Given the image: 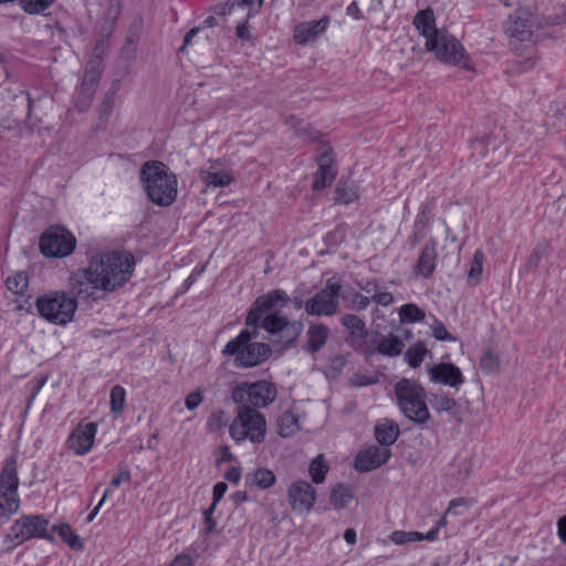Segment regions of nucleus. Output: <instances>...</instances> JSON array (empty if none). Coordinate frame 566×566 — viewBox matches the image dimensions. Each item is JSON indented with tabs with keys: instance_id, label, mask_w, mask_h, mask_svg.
<instances>
[{
	"instance_id": "obj_3",
	"label": "nucleus",
	"mask_w": 566,
	"mask_h": 566,
	"mask_svg": "<svg viewBox=\"0 0 566 566\" xmlns=\"http://www.w3.org/2000/svg\"><path fill=\"white\" fill-rule=\"evenodd\" d=\"M140 180L148 199L158 207L171 206L178 195L176 175L161 161L151 160L140 168Z\"/></svg>"
},
{
	"instance_id": "obj_53",
	"label": "nucleus",
	"mask_w": 566,
	"mask_h": 566,
	"mask_svg": "<svg viewBox=\"0 0 566 566\" xmlns=\"http://www.w3.org/2000/svg\"><path fill=\"white\" fill-rule=\"evenodd\" d=\"M390 539L397 545H403L410 542V532L395 531L391 534Z\"/></svg>"
},
{
	"instance_id": "obj_63",
	"label": "nucleus",
	"mask_w": 566,
	"mask_h": 566,
	"mask_svg": "<svg viewBox=\"0 0 566 566\" xmlns=\"http://www.w3.org/2000/svg\"><path fill=\"white\" fill-rule=\"evenodd\" d=\"M363 290L366 291L367 293H376L379 290V287L377 282H367Z\"/></svg>"
},
{
	"instance_id": "obj_45",
	"label": "nucleus",
	"mask_w": 566,
	"mask_h": 566,
	"mask_svg": "<svg viewBox=\"0 0 566 566\" xmlns=\"http://www.w3.org/2000/svg\"><path fill=\"white\" fill-rule=\"evenodd\" d=\"M546 248L542 244L536 245L527 258L526 270H533L538 266L542 258L545 255Z\"/></svg>"
},
{
	"instance_id": "obj_23",
	"label": "nucleus",
	"mask_w": 566,
	"mask_h": 566,
	"mask_svg": "<svg viewBox=\"0 0 566 566\" xmlns=\"http://www.w3.org/2000/svg\"><path fill=\"white\" fill-rule=\"evenodd\" d=\"M436 260H437V242L434 239H430L423 247L415 271L417 274L422 275L428 279L432 275L436 269Z\"/></svg>"
},
{
	"instance_id": "obj_38",
	"label": "nucleus",
	"mask_w": 566,
	"mask_h": 566,
	"mask_svg": "<svg viewBox=\"0 0 566 566\" xmlns=\"http://www.w3.org/2000/svg\"><path fill=\"white\" fill-rule=\"evenodd\" d=\"M29 284L25 273L17 272L6 281L7 289L14 294H23Z\"/></svg>"
},
{
	"instance_id": "obj_51",
	"label": "nucleus",
	"mask_w": 566,
	"mask_h": 566,
	"mask_svg": "<svg viewBox=\"0 0 566 566\" xmlns=\"http://www.w3.org/2000/svg\"><path fill=\"white\" fill-rule=\"evenodd\" d=\"M370 301L371 298L363 294L356 293L354 295V298L352 300V307L357 311L365 310L369 305Z\"/></svg>"
},
{
	"instance_id": "obj_62",
	"label": "nucleus",
	"mask_w": 566,
	"mask_h": 566,
	"mask_svg": "<svg viewBox=\"0 0 566 566\" xmlns=\"http://www.w3.org/2000/svg\"><path fill=\"white\" fill-rule=\"evenodd\" d=\"M347 13L349 15H353L355 17L356 19H359L360 17V10L358 8V6L356 4V2H352L348 8H347Z\"/></svg>"
},
{
	"instance_id": "obj_25",
	"label": "nucleus",
	"mask_w": 566,
	"mask_h": 566,
	"mask_svg": "<svg viewBox=\"0 0 566 566\" xmlns=\"http://www.w3.org/2000/svg\"><path fill=\"white\" fill-rule=\"evenodd\" d=\"M399 433L398 424L389 419L380 420L375 427V437L382 448L394 444Z\"/></svg>"
},
{
	"instance_id": "obj_61",
	"label": "nucleus",
	"mask_w": 566,
	"mask_h": 566,
	"mask_svg": "<svg viewBox=\"0 0 566 566\" xmlns=\"http://www.w3.org/2000/svg\"><path fill=\"white\" fill-rule=\"evenodd\" d=\"M344 539L350 544L354 545L356 543V532L353 528H347L344 533Z\"/></svg>"
},
{
	"instance_id": "obj_44",
	"label": "nucleus",
	"mask_w": 566,
	"mask_h": 566,
	"mask_svg": "<svg viewBox=\"0 0 566 566\" xmlns=\"http://www.w3.org/2000/svg\"><path fill=\"white\" fill-rule=\"evenodd\" d=\"M432 405L438 412H442L453 410L458 403L457 400L449 395H433Z\"/></svg>"
},
{
	"instance_id": "obj_54",
	"label": "nucleus",
	"mask_w": 566,
	"mask_h": 566,
	"mask_svg": "<svg viewBox=\"0 0 566 566\" xmlns=\"http://www.w3.org/2000/svg\"><path fill=\"white\" fill-rule=\"evenodd\" d=\"M216 509L214 504H211L205 512V521L207 523V532L211 533L216 527V522L212 520V513Z\"/></svg>"
},
{
	"instance_id": "obj_33",
	"label": "nucleus",
	"mask_w": 566,
	"mask_h": 566,
	"mask_svg": "<svg viewBox=\"0 0 566 566\" xmlns=\"http://www.w3.org/2000/svg\"><path fill=\"white\" fill-rule=\"evenodd\" d=\"M279 434L283 438L292 437L300 429L298 420L295 415L287 411L277 420Z\"/></svg>"
},
{
	"instance_id": "obj_40",
	"label": "nucleus",
	"mask_w": 566,
	"mask_h": 566,
	"mask_svg": "<svg viewBox=\"0 0 566 566\" xmlns=\"http://www.w3.org/2000/svg\"><path fill=\"white\" fill-rule=\"evenodd\" d=\"M55 0H20L23 10L29 14H39L49 9Z\"/></svg>"
},
{
	"instance_id": "obj_18",
	"label": "nucleus",
	"mask_w": 566,
	"mask_h": 566,
	"mask_svg": "<svg viewBox=\"0 0 566 566\" xmlns=\"http://www.w3.org/2000/svg\"><path fill=\"white\" fill-rule=\"evenodd\" d=\"M428 374L431 381L443 384L454 389H458L464 382L462 371L451 363L434 364L428 367Z\"/></svg>"
},
{
	"instance_id": "obj_35",
	"label": "nucleus",
	"mask_w": 566,
	"mask_h": 566,
	"mask_svg": "<svg viewBox=\"0 0 566 566\" xmlns=\"http://www.w3.org/2000/svg\"><path fill=\"white\" fill-rule=\"evenodd\" d=\"M427 353H428V349H427L426 345L423 343L419 342L408 348V350L405 353V359L409 364L410 367L417 368L423 361V358Z\"/></svg>"
},
{
	"instance_id": "obj_30",
	"label": "nucleus",
	"mask_w": 566,
	"mask_h": 566,
	"mask_svg": "<svg viewBox=\"0 0 566 566\" xmlns=\"http://www.w3.org/2000/svg\"><path fill=\"white\" fill-rule=\"evenodd\" d=\"M52 531L55 532L70 548L74 551H81L83 548V543L80 536L72 530L69 524L63 523L54 525Z\"/></svg>"
},
{
	"instance_id": "obj_46",
	"label": "nucleus",
	"mask_w": 566,
	"mask_h": 566,
	"mask_svg": "<svg viewBox=\"0 0 566 566\" xmlns=\"http://www.w3.org/2000/svg\"><path fill=\"white\" fill-rule=\"evenodd\" d=\"M432 335L437 340L453 342L455 338L447 331L446 326L438 319L431 325Z\"/></svg>"
},
{
	"instance_id": "obj_64",
	"label": "nucleus",
	"mask_w": 566,
	"mask_h": 566,
	"mask_svg": "<svg viewBox=\"0 0 566 566\" xmlns=\"http://www.w3.org/2000/svg\"><path fill=\"white\" fill-rule=\"evenodd\" d=\"M219 451L221 453L222 460L230 461L232 459V454L228 447H226V446L220 447Z\"/></svg>"
},
{
	"instance_id": "obj_29",
	"label": "nucleus",
	"mask_w": 566,
	"mask_h": 566,
	"mask_svg": "<svg viewBox=\"0 0 566 566\" xmlns=\"http://www.w3.org/2000/svg\"><path fill=\"white\" fill-rule=\"evenodd\" d=\"M484 264V253L481 250H476L473 254L470 263V269L467 274V284L470 287L476 286L482 277Z\"/></svg>"
},
{
	"instance_id": "obj_4",
	"label": "nucleus",
	"mask_w": 566,
	"mask_h": 566,
	"mask_svg": "<svg viewBox=\"0 0 566 566\" xmlns=\"http://www.w3.org/2000/svg\"><path fill=\"white\" fill-rule=\"evenodd\" d=\"M256 328L242 331L231 339L222 350L223 355L233 356L238 367L250 368L262 364L271 354L269 345L252 342L256 337Z\"/></svg>"
},
{
	"instance_id": "obj_11",
	"label": "nucleus",
	"mask_w": 566,
	"mask_h": 566,
	"mask_svg": "<svg viewBox=\"0 0 566 566\" xmlns=\"http://www.w3.org/2000/svg\"><path fill=\"white\" fill-rule=\"evenodd\" d=\"M74 237L65 229H51L40 239V250L46 256H66L74 250Z\"/></svg>"
},
{
	"instance_id": "obj_60",
	"label": "nucleus",
	"mask_w": 566,
	"mask_h": 566,
	"mask_svg": "<svg viewBox=\"0 0 566 566\" xmlns=\"http://www.w3.org/2000/svg\"><path fill=\"white\" fill-rule=\"evenodd\" d=\"M107 495H108V491L106 490V491L104 492V494H103V496H102V499H101L99 503H98V504L93 509V511L88 514V516H87V521H88V522H92V521L95 518V516L97 515V513H98L99 509H101V507H102V505L104 504V502H105V500H106Z\"/></svg>"
},
{
	"instance_id": "obj_5",
	"label": "nucleus",
	"mask_w": 566,
	"mask_h": 566,
	"mask_svg": "<svg viewBox=\"0 0 566 566\" xmlns=\"http://www.w3.org/2000/svg\"><path fill=\"white\" fill-rule=\"evenodd\" d=\"M395 396L400 411L411 421L423 424L430 419L427 394L413 379L403 378L395 385Z\"/></svg>"
},
{
	"instance_id": "obj_36",
	"label": "nucleus",
	"mask_w": 566,
	"mask_h": 566,
	"mask_svg": "<svg viewBox=\"0 0 566 566\" xmlns=\"http://www.w3.org/2000/svg\"><path fill=\"white\" fill-rule=\"evenodd\" d=\"M426 317L424 312L416 304H406L399 308V318L401 323L421 322Z\"/></svg>"
},
{
	"instance_id": "obj_41",
	"label": "nucleus",
	"mask_w": 566,
	"mask_h": 566,
	"mask_svg": "<svg viewBox=\"0 0 566 566\" xmlns=\"http://www.w3.org/2000/svg\"><path fill=\"white\" fill-rule=\"evenodd\" d=\"M125 389L122 386H114L111 390V411L119 415L125 406Z\"/></svg>"
},
{
	"instance_id": "obj_26",
	"label": "nucleus",
	"mask_w": 566,
	"mask_h": 566,
	"mask_svg": "<svg viewBox=\"0 0 566 566\" xmlns=\"http://www.w3.org/2000/svg\"><path fill=\"white\" fill-rule=\"evenodd\" d=\"M374 344L379 354L390 357L400 355L403 349V343L392 334L376 338Z\"/></svg>"
},
{
	"instance_id": "obj_20",
	"label": "nucleus",
	"mask_w": 566,
	"mask_h": 566,
	"mask_svg": "<svg viewBox=\"0 0 566 566\" xmlns=\"http://www.w3.org/2000/svg\"><path fill=\"white\" fill-rule=\"evenodd\" d=\"M318 169L314 176L313 189L319 191L332 185L336 177V170L334 169V158L331 149H325L317 157Z\"/></svg>"
},
{
	"instance_id": "obj_21",
	"label": "nucleus",
	"mask_w": 566,
	"mask_h": 566,
	"mask_svg": "<svg viewBox=\"0 0 566 566\" xmlns=\"http://www.w3.org/2000/svg\"><path fill=\"white\" fill-rule=\"evenodd\" d=\"M328 25V17H323L318 21H306L298 23L294 29V41L300 45H305L310 42H313L326 32Z\"/></svg>"
},
{
	"instance_id": "obj_13",
	"label": "nucleus",
	"mask_w": 566,
	"mask_h": 566,
	"mask_svg": "<svg viewBox=\"0 0 566 566\" xmlns=\"http://www.w3.org/2000/svg\"><path fill=\"white\" fill-rule=\"evenodd\" d=\"M48 524L49 522L40 515L22 516L14 522L9 536L19 543L36 536L52 541V537L46 534Z\"/></svg>"
},
{
	"instance_id": "obj_9",
	"label": "nucleus",
	"mask_w": 566,
	"mask_h": 566,
	"mask_svg": "<svg viewBox=\"0 0 566 566\" xmlns=\"http://www.w3.org/2000/svg\"><path fill=\"white\" fill-rule=\"evenodd\" d=\"M277 396L276 387L266 381L239 384L232 391V399L240 407L251 406L256 409L272 403Z\"/></svg>"
},
{
	"instance_id": "obj_50",
	"label": "nucleus",
	"mask_w": 566,
	"mask_h": 566,
	"mask_svg": "<svg viewBox=\"0 0 566 566\" xmlns=\"http://www.w3.org/2000/svg\"><path fill=\"white\" fill-rule=\"evenodd\" d=\"M202 401V395L200 391H192L187 395L185 405L189 410L197 408Z\"/></svg>"
},
{
	"instance_id": "obj_39",
	"label": "nucleus",
	"mask_w": 566,
	"mask_h": 566,
	"mask_svg": "<svg viewBox=\"0 0 566 566\" xmlns=\"http://www.w3.org/2000/svg\"><path fill=\"white\" fill-rule=\"evenodd\" d=\"M343 325L350 331L354 337H363L366 334L365 323L356 315H344L342 317Z\"/></svg>"
},
{
	"instance_id": "obj_31",
	"label": "nucleus",
	"mask_w": 566,
	"mask_h": 566,
	"mask_svg": "<svg viewBox=\"0 0 566 566\" xmlns=\"http://www.w3.org/2000/svg\"><path fill=\"white\" fill-rule=\"evenodd\" d=\"M200 178L207 187H226L233 181L232 175L227 170L216 172L201 170Z\"/></svg>"
},
{
	"instance_id": "obj_56",
	"label": "nucleus",
	"mask_w": 566,
	"mask_h": 566,
	"mask_svg": "<svg viewBox=\"0 0 566 566\" xmlns=\"http://www.w3.org/2000/svg\"><path fill=\"white\" fill-rule=\"evenodd\" d=\"M353 385L355 386H367V385H371V384H375L376 382V378H373V377H366V376H361V375H356L353 380H352Z\"/></svg>"
},
{
	"instance_id": "obj_1",
	"label": "nucleus",
	"mask_w": 566,
	"mask_h": 566,
	"mask_svg": "<svg viewBox=\"0 0 566 566\" xmlns=\"http://www.w3.org/2000/svg\"><path fill=\"white\" fill-rule=\"evenodd\" d=\"M134 264L129 253L103 254L90 262L88 268L73 283V289L82 297H92L97 290L112 292L129 280Z\"/></svg>"
},
{
	"instance_id": "obj_7",
	"label": "nucleus",
	"mask_w": 566,
	"mask_h": 566,
	"mask_svg": "<svg viewBox=\"0 0 566 566\" xmlns=\"http://www.w3.org/2000/svg\"><path fill=\"white\" fill-rule=\"evenodd\" d=\"M35 305L41 317L55 325H65L73 319L77 301L64 292H53L40 296Z\"/></svg>"
},
{
	"instance_id": "obj_27",
	"label": "nucleus",
	"mask_w": 566,
	"mask_h": 566,
	"mask_svg": "<svg viewBox=\"0 0 566 566\" xmlns=\"http://www.w3.org/2000/svg\"><path fill=\"white\" fill-rule=\"evenodd\" d=\"M481 370L488 376H497L501 371L500 355L491 348L485 349L479 360Z\"/></svg>"
},
{
	"instance_id": "obj_55",
	"label": "nucleus",
	"mask_w": 566,
	"mask_h": 566,
	"mask_svg": "<svg viewBox=\"0 0 566 566\" xmlns=\"http://www.w3.org/2000/svg\"><path fill=\"white\" fill-rule=\"evenodd\" d=\"M228 486L224 482H218L213 488V502L212 504L217 505V503L224 495Z\"/></svg>"
},
{
	"instance_id": "obj_8",
	"label": "nucleus",
	"mask_w": 566,
	"mask_h": 566,
	"mask_svg": "<svg viewBox=\"0 0 566 566\" xmlns=\"http://www.w3.org/2000/svg\"><path fill=\"white\" fill-rule=\"evenodd\" d=\"M19 478L15 458L7 459L0 473V525L7 522L20 506Z\"/></svg>"
},
{
	"instance_id": "obj_47",
	"label": "nucleus",
	"mask_w": 566,
	"mask_h": 566,
	"mask_svg": "<svg viewBox=\"0 0 566 566\" xmlns=\"http://www.w3.org/2000/svg\"><path fill=\"white\" fill-rule=\"evenodd\" d=\"M166 566H195V558L189 554L180 553Z\"/></svg>"
},
{
	"instance_id": "obj_57",
	"label": "nucleus",
	"mask_w": 566,
	"mask_h": 566,
	"mask_svg": "<svg viewBox=\"0 0 566 566\" xmlns=\"http://www.w3.org/2000/svg\"><path fill=\"white\" fill-rule=\"evenodd\" d=\"M557 533L560 541L566 544V515L562 516L557 522Z\"/></svg>"
},
{
	"instance_id": "obj_37",
	"label": "nucleus",
	"mask_w": 566,
	"mask_h": 566,
	"mask_svg": "<svg viewBox=\"0 0 566 566\" xmlns=\"http://www.w3.org/2000/svg\"><path fill=\"white\" fill-rule=\"evenodd\" d=\"M327 471L328 465L325 463L324 457L322 454L317 455L312 461L308 469L312 481L316 484L324 482Z\"/></svg>"
},
{
	"instance_id": "obj_24",
	"label": "nucleus",
	"mask_w": 566,
	"mask_h": 566,
	"mask_svg": "<svg viewBox=\"0 0 566 566\" xmlns=\"http://www.w3.org/2000/svg\"><path fill=\"white\" fill-rule=\"evenodd\" d=\"M329 331L324 324H312L306 332L304 349L308 353H317L328 339Z\"/></svg>"
},
{
	"instance_id": "obj_28",
	"label": "nucleus",
	"mask_w": 566,
	"mask_h": 566,
	"mask_svg": "<svg viewBox=\"0 0 566 566\" xmlns=\"http://www.w3.org/2000/svg\"><path fill=\"white\" fill-rule=\"evenodd\" d=\"M359 198L358 187L349 181H339L335 188V202L349 205Z\"/></svg>"
},
{
	"instance_id": "obj_42",
	"label": "nucleus",
	"mask_w": 566,
	"mask_h": 566,
	"mask_svg": "<svg viewBox=\"0 0 566 566\" xmlns=\"http://www.w3.org/2000/svg\"><path fill=\"white\" fill-rule=\"evenodd\" d=\"M96 87L92 85L81 84L80 95L76 102L77 108L82 112L86 111L94 97Z\"/></svg>"
},
{
	"instance_id": "obj_59",
	"label": "nucleus",
	"mask_w": 566,
	"mask_h": 566,
	"mask_svg": "<svg viewBox=\"0 0 566 566\" xmlns=\"http://www.w3.org/2000/svg\"><path fill=\"white\" fill-rule=\"evenodd\" d=\"M226 479L234 484H238L241 479V471L239 468H231L227 474Z\"/></svg>"
},
{
	"instance_id": "obj_52",
	"label": "nucleus",
	"mask_w": 566,
	"mask_h": 566,
	"mask_svg": "<svg viewBox=\"0 0 566 566\" xmlns=\"http://www.w3.org/2000/svg\"><path fill=\"white\" fill-rule=\"evenodd\" d=\"M130 480V472L127 469L119 470V472L113 476L111 481V485L113 488H118L122 482H129Z\"/></svg>"
},
{
	"instance_id": "obj_19",
	"label": "nucleus",
	"mask_w": 566,
	"mask_h": 566,
	"mask_svg": "<svg viewBox=\"0 0 566 566\" xmlns=\"http://www.w3.org/2000/svg\"><path fill=\"white\" fill-rule=\"evenodd\" d=\"M286 300L285 292L280 290L258 297L247 316V326L258 328V323L261 321L263 313L270 311L279 302L285 304Z\"/></svg>"
},
{
	"instance_id": "obj_15",
	"label": "nucleus",
	"mask_w": 566,
	"mask_h": 566,
	"mask_svg": "<svg viewBox=\"0 0 566 566\" xmlns=\"http://www.w3.org/2000/svg\"><path fill=\"white\" fill-rule=\"evenodd\" d=\"M287 500L292 510L308 513L315 503L316 491L306 481H295L289 488Z\"/></svg>"
},
{
	"instance_id": "obj_34",
	"label": "nucleus",
	"mask_w": 566,
	"mask_h": 566,
	"mask_svg": "<svg viewBox=\"0 0 566 566\" xmlns=\"http://www.w3.org/2000/svg\"><path fill=\"white\" fill-rule=\"evenodd\" d=\"M251 482L260 489H269L275 483V474L265 468H258L251 474Z\"/></svg>"
},
{
	"instance_id": "obj_49",
	"label": "nucleus",
	"mask_w": 566,
	"mask_h": 566,
	"mask_svg": "<svg viewBox=\"0 0 566 566\" xmlns=\"http://www.w3.org/2000/svg\"><path fill=\"white\" fill-rule=\"evenodd\" d=\"M371 301L379 305L388 306L394 302V297L389 292H381L378 290L376 293H374Z\"/></svg>"
},
{
	"instance_id": "obj_14",
	"label": "nucleus",
	"mask_w": 566,
	"mask_h": 566,
	"mask_svg": "<svg viewBox=\"0 0 566 566\" xmlns=\"http://www.w3.org/2000/svg\"><path fill=\"white\" fill-rule=\"evenodd\" d=\"M535 25L534 13L528 9H517L511 17L506 29L511 39L517 42H530Z\"/></svg>"
},
{
	"instance_id": "obj_16",
	"label": "nucleus",
	"mask_w": 566,
	"mask_h": 566,
	"mask_svg": "<svg viewBox=\"0 0 566 566\" xmlns=\"http://www.w3.org/2000/svg\"><path fill=\"white\" fill-rule=\"evenodd\" d=\"M96 430L94 422H80L67 439L69 449L77 455L87 453L94 444Z\"/></svg>"
},
{
	"instance_id": "obj_10",
	"label": "nucleus",
	"mask_w": 566,
	"mask_h": 566,
	"mask_svg": "<svg viewBox=\"0 0 566 566\" xmlns=\"http://www.w3.org/2000/svg\"><path fill=\"white\" fill-rule=\"evenodd\" d=\"M340 284L328 281L326 287L310 298L304 307L308 315L328 316L337 312Z\"/></svg>"
},
{
	"instance_id": "obj_12",
	"label": "nucleus",
	"mask_w": 566,
	"mask_h": 566,
	"mask_svg": "<svg viewBox=\"0 0 566 566\" xmlns=\"http://www.w3.org/2000/svg\"><path fill=\"white\" fill-rule=\"evenodd\" d=\"M262 327L271 334L279 335L282 345L289 346L300 336L303 324L298 321L289 322L285 316L270 314L263 318Z\"/></svg>"
},
{
	"instance_id": "obj_17",
	"label": "nucleus",
	"mask_w": 566,
	"mask_h": 566,
	"mask_svg": "<svg viewBox=\"0 0 566 566\" xmlns=\"http://www.w3.org/2000/svg\"><path fill=\"white\" fill-rule=\"evenodd\" d=\"M390 455L391 452L387 448L369 446L357 453L354 467L359 472H368L386 463Z\"/></svg>"
},
{
	"instance_id": "obj_2",
	"label": "nucleus",
	"mask_w": 566,
	"mask_h": 566,
	"mask_svg": "<svg viewBox=\"0 0 566 566\" xmlns=\"http://www.w3.org/2000/svg\"><path fill=\"white\" fill-rule=\"evenodd\" d=\"M413 25L424 40V48L441 63L470 69L469 56L463 45L446 29L436 27L433 10L427 8L417 12Z\"/></svg>"
},
{
	"instance_id": "obj_32",
	"label": "nucleus",
	"mask_w": 566,
	"mask_h": 566,
	"mask_svg": "<svg viewBox=\"0 0 566 566\" xmlns=\"http://www.w3.org/2000/svg\"><path fill=\"white\" fill-rule=\"evenodd\" d=\"M353 497L354 494L350 488L338 484L331 491L329 503L335 510H343L348 505Z\"/></svg>"
},
{
	"instance_id": "obj_48",
	"label": "nucleus",
	"mask_w": 566,
	"mask_h": 566,
	"mask_svg": "<svg viewBox=\"0 0 566 566\" xmlns=\"http://www.w3.org/2000/svg\"><path fill=\"white\" fill-rule=\"evenodd\" d=\"M226 415L223 411H217V412H213L211 415V417L209 418V427L212 429V430H218V429H221L222 427H224L226 424V419H224Z\"/></svg>"
},
{
	"instance_id": "obj_6",
	"label": "nucleus",
	"mask_w": 566,
	"mask_h": 566,
	"mask_svg": "<svg viewBox=\"0 0 566 566\" xmlns=\"http://www.w3.org/2000/svg\"><path fill=\"white\" fill-rule=\"evenodd\" d=\"M229 433L237 442L249 440L252 443H262L266 433V420L251 406H239L237 416L229 427Z\"/></svg>"
},
{
	"instance_id": "obj_22",
	"label": "nucleus",
	"mask_w": 566,
	"mask_h": 566,
	"mask_svg": "<svg viewBox=\"0 0 566 566\" xmlns=\"http://www.w3.org/2000/svg\"><path fill=\"white\" fill-rule=\"evenodd\" d=\"M106 53L104 42L98 43L93 52L92 59L87 62L82 84L97 87L102 75V61Z\"/></svg>"
},
{
	"instance_id": "obj_58",
	"label": "nucleus",
	"mask_w": 566,
	"mask_h": 566,
	"mask_svg": "<svg viewBox=\"0 0 566 566\" xmlns=\"http://www.w3.org/2000/svg\"><path fill=\"white\" fill-rule=\"evenodd\" d=\"M235 33L241 40H250L251 38L247 22L239 24L235 29Z\"/></svg>"
},
{
	"instance_id": "obj_43",
	"label": "nucleus",
	"mask_w": 566,
	"mask_h": 566,
	"mask_svg": "<svg viewBox=\"0 0 566 566\" xmlns=\"http://www.w3.org/2000/svg\"><path fill=\"white\" fill-rule=\"evenodd\" d=\"M118 90V83H114L113 88L109 90L101 104V117H108L114 108L116 102V93Z\"/></svg>"
}]
</instances>
